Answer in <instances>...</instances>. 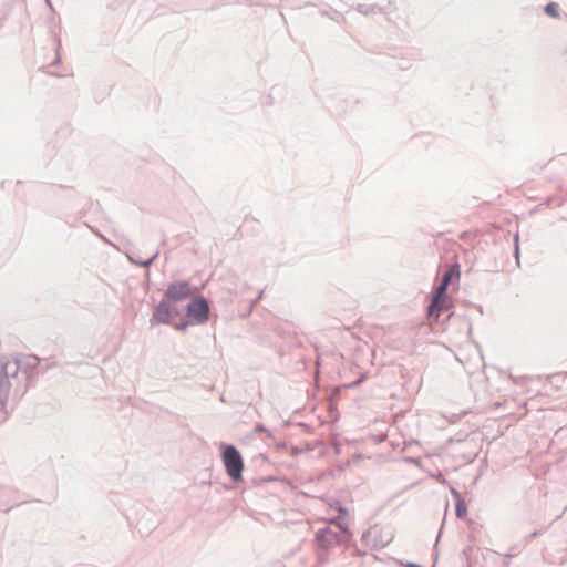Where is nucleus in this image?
I'll use <instances>...</instances> for the list:
<instances>
[{"label": "nucleus", "mask_w": 567, "mask_h": 567, "mask_svg": "<svg viewBox=\"0 0 567 567\" xmlns=\"http://www.w3.org/2000/svg\"><path fill=\"white\" fill-rule=\"evenodd\" d=\"M39 359L33 354H22L0 359V403L3 404L10 390V377L22 370L24 373L37 368Z\"/></svg>", "instance_id": "1"}, {"label": "nucleus", "mask_w": 567, "mask_h": 567, "mask_svg": "<svg viewBox=\"0 0 567 567\" xmlns=\"http://www.w3.org/2000/svg\"><path fill=\"white\" fill-rule=\"evenodd\" d=\"M223 447L221 458L228 476L234 481L240 480L244 470V461L240 453L233 445H226Z\"/></svg>", "instance_id": "2"}, {"label": "nucleus", "mask_w": 567, "mask_h": 567, "mask_svg": "<svg viewBox=\"0 0 567 567\" xmlns=\"http://www.w3.org/2000/svg\"><path fill=\"white\" fill-rule=\"evenodd\" d=\"M209 307L204 298H196L187 306V316L192 323H204L208 320Z\"/></svg>", "instance_id": "3"}, {"label": "nucleus", "mask_w": 567, "mask_h": 567, "mask_svg": "<svg viewBox=\"0 0 567 567\" xmlns=\"http://www.w3.org/2000/svg\"><path fill=\"white\" fill-rule=\"evenodd\" d=\"M178 316L177 309L173 306V301L164 298L156 307L152 322L153 323H171Z\"/></svg>", "instance_id": "4"}, {"label": "nucleus", "mask_w": 567, "mask_h": 567, "mask_svg": "<svg viewBox=\"0 0 567 567\" xmlns=\"http://www.w3.org/2000/svg\"><path fill=\"white\" fill-rule=\"evenodd\" d=\"M192 296V288L187 281H178L171 284L165 292L164 298L168 301L177 302Z\"/></svg>", "instance_id": "5"}, {"label": "nucleus", "mask_w": 567, "mask_h": 567, "mask_svg": "<svg viewBox=\"0 0 567 567\" xmlns=\"http://www.w3.org/2000/svg\"><path fill=\"white\" fill-rule=\"evenodd\" d=\"M449 299L445 292H441L440 290L435 289L431 303L427 308V315L429 317H434L437 319L443 310L449 309Z\"/></svg>", "instance_id": "6"}, {"label": "nucleus", "mask_w": 567, "mask_h": 567, "mask_svg": "<svg viewBox=\"0 0 567 567\" xmlns=\"http://www.w3.org/2000/svg\"><path fill=\"white\" fill-rule=\"evenodd\" d=\"M453 277H460L458 265L452 266L443 276L442 282L436 288L441 292H445Z\"/></svg>", "instance_id": "7"}, {"label": "nucleus", "mask_w": 567, "mask_h": 567, "mask_svg": "<svg viewBox=\"0 0 567 567\" xmlns=\"http://www.w3.org/2000/svg\"><path fill=\"white\" fill-rule=\"evenodd\" d=\"M545 12L551 18H559V7L556 2H549L545 7Z\"/></svg>", "instance_id": "8"}, {"label": "nucleus", "mask_w": 567, "mask_h": 567, "mask_svg": "<svg viewBox=\"0 0 567 567\" xmlns=\"http://www.w3.org/2000/svg\"><path fill=\"white\" fill-rule=\"evenodd\" d=\"M187 327V322H181L175 324V329L184 330Z\"/></svg>", "instance_id": "9"}, {"label": "nucleus", "mask_w": 567, "mask_h": 567, "mask_svg": "<svg viewBox=\"0 0 567 567\" xmlns=\"http://www.w3.org/2000/svg\"><path fill=\"white\" fill-rule=\"evenodd\" d=\"M338 509H339V512H340L341 514H343V515H346V514H347V512H346V509H344V508L339 507Z\"/></svg>", "instance_id": "10"}, {"label": "nucleus", "mask_w": 567, "mask_h": 567, "mask_svg": "<svg viewBox=\"0 0 567 567\" xmlns=\"http://www.w3.org/2000/svg\"><path fill=\"white\" fill-rule=\"evenodd\" d=\"M408 567H421V566L415 565V564H409Z\"/></svg>", "instance_id": "11"}]
</instances>
